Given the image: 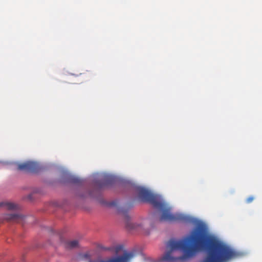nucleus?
I'll use <instances>...</instances> for the list:
<instances>
[{"mask_svg": "<svg viewBox=\"0 0 262 262\" xmlns=\"http://www.w3.org/2000/svg\"><path fill=\"white\" fill-rule=\"evenodd\" d=\"M39 169L38 164L33 161H27L17 165V169L27 172H35Z\"/></svg>", "mask_w": 262, "mask_h": 262, "instance_id": "nucleus-3", "label": "nucleus"}, {"mask_svg": "<svg viewBox=\"0 0 262 262\" xmlns=\"http://www.w3.org/2000/svg\"><path fill=\"white\" fill-rule=\"evenodd\" d=\"M142 226V225H139L137 223H135V224H132L131 225L130 228H133V229H138L141 228Z\"/></svg>", "mask_w": 262, "mask_h": 262, "instance_id": "nucleus-7", "label": "nucleus"}, {"mask_svg": "<svg viewBox=\"0 0 262 262\" xmlns=\"http://www.w3.org/2000/svg\"><path fill=\"white\" fill-rule=\"evenodd\" d=\"M168 249L160 258L164 262H185L198 252L205 250L206 255L200 262H227L238 256L229 246L208 235L198 229L181 239H170L166 243Z\"/></svg>", "mask_w": 262, "mask_h": 262, "instance_id": "nucleus-1", "label": "nucleus"}, {"mask_svg": "<svg viewBox=\"0 0 262 262\" xmlns=\"http://www.w3.org/2000/svg\"><path fill=\"white\" fill-rule=\"evenodd\" d=\"M78 242L77 240L69 241L66 244V247L69 249H72L78 247Z\"/></svg>", "mask_w": 262, "mask_h": 262, "instance_id": "nucleus-6", "label": "nucleus"}, {"mask_svg": "<svg viewBox=\"0 0 262 262\" xmlns=\"http://www.w3.org/2000/svg\"><path fill=\"white\" fill-rule=\"evenodd\" d=\"M255 198L253 196H250L247 198L246 200V202L248 204L251 203L254 200Z\"/></svg>", "mask_w": 262, "mask_h": 262, "instance_id": "nucleus-8", "label": "nucleus"}, {"mask_svg": "<svg viewBox=\"0 0 262 262\" xmlns=\"http://www.w3.org/2000/svg\"><path fill=\"white\" fill-rule=\"evenodd\" d=\"M4 219L8 222L19 223L24 220V217L16 213L6 214Z\"/></svg>", "mask_w": 262, "mask_h": 262, "instance_id": "nucleus-4", "label": "nucleus"}, {"mask_svg": "<svg viewBox=\"0 0 262 262\" xmlns=\"http://www.w3.org/2000/svg\"><path fill=\"white\" fill-rule=\"evenodd\" d=\"M138 194L142 201L150 203L161 212L160 221L187 222L190 221L188 216L183 214L171 213L170 207L164 201L147 190L141 188L139 189Z\"/></svg>", "mask_w": 262, "mask_h": 262, "instance_id": "nucleus-2", "label": "nucleus"}, {"mask_svg": "<svg viewBox=\"0 0 262 262\" xmlns=\"http://www.w3.org/2000/svg\"><path fill=\"white\" fill-rule=\"evenodd\" d=\"M5 207L8 210H16L18 209V206L11 202H2L0 203V207Z\"/></svg>", "mask_w": 262, "mask_h": 262, "instance_id": "nucleus-5", "label": "nucleus"}]
</instances>
